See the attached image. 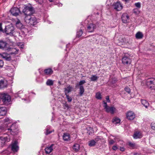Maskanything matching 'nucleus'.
I'll use <instances>...</instances> for the list:
<instances>
[{
  "label": "nucleus",
  "mask_w": 155,
  "mask_h": 155,
  "mask_svg": "<svg viewBox=\"0 0 155 155\" xmlns=\"http://www.w3.org/2000/svg\"><path fill=\"white\" fill-rule=\"evenodd\" d=\"M81 29H80L79 31L77 32V35L78 37L81 36L83 33V30H84V27L83 26L81 27Z\"/></svg>",
  "instance_id": "29"
},
{
  "label": "nucleus",
  "mask_w": 155,
  "mask_h": 155,
  "mask_svg": "<svg viewBox=\"0 0 155 155\" xmlns=\"http://www.w3.org/2000/svg\"><path fill=\"white\" fill-rule=\"evenodd\" d=\"M86 83L85 81L84 80L81 81L77 85H81Z\"/></svg>",
  "instance_id": "41"
},
{
  "label": "nucleus",
  "mask_w": 155,
  "mask_h": 155,
  "mask_svg": "<svg viewBox=\"0 0 155 155\" xmlns=\"http://www.w3.org/2000/svg\"><path fill=\"white\" fill-rule=\"evenodd\" d=\"M16 27L19 29H21L22 27V24L21 23L19 20H18L16 22Z\"/></svg>",
  "instance_id": "28"
},
{
  "label": "nucleus",
  "mask_w": 155,
  "mask_h": 155,
  "mask_svg": "<svg viewBox=\"0 0 155 155\" xmlns=\"http://www.w3.org/2000/svg\"><path fill=\"white\" fill-rule=\"evenodd\" d=\"M135 116L134 113L131 111H128L126 114L127 118L130 120H133L135 118Z\"/></svg>",
  "instance_id": "15"
},
{
  "label": "nucleus",
  "mask_w": 155,
  "mask_h": 155,
  "mask_svg": "<svg viewBox=\"0 0 155 155\" xmlns=\"http://www.w3.org/2000/svg\"><path fill=\"white\" fill-rule=\"evenodd\" d=\"M55 0H49L50 2H52L54 1Z\"/></svg>",
  "instance_id": "58"
},
{
  "label": "nucleus",
  "mask_w": 155,
  "mask_h": 155,
  "mask_svg": "<svg viewBox=\"0 0 155 155\" xmlns=\"http://www.w3.org/2000/svg\"><path fill=\"white\" fill-rule=\"evenodd\" d=\"M96 141L94 140H92L89 142L88 145L90 147L94 146L95 145Z\"/></svg>",
  "instance_id": "30"
},
{
  "label": "nucleus",
  "mask_w": 155,
  "mask_h": 155,
  "mask_svg": "<svg viewBox=\"0 0 155 155\" xmlns=\"http://www.w3.org/2000/svg\"><path fill=\"white\" fill-rule=\"evenodd\" d=\"M120 150L121 151H123L125 149L124 147H120Z\"/></svg>",
  "instance_id": "53"
},
{
  "label": "nucleus",
  "mask_w": 155,
  "mask_h": 155,
  "mask_svg": "<svg viewBox=\"0 0 155 155\" xmlns=\"http://www.w3.org/2000/svg\"><path fill=\"white\" fill-rule=\"evenodd\" d=\"M106 99L107 102H110V100H109V97L108 96H107L106 97Z\"/></svg>",
  "instance_id": "52"
},
{
  "label": "nucleus",
  "mask_w": 155,
  "mask_h": 155,
  "mask_svg": "<svg viewBox=\"0 0 155 155\" xmlns=\"http://www.w3.org/2000/svg\"><path fill=\"white\" fill-rule=\"evenodd\" d=\"M142 104L146 108H147L149 106V103L146 100L144 99H142L141 100Z\"/></svg>",
  "instance_id": "24"
},
{
  "label": "nucleus",
  "mask_w": 155,
  "mask_h": 155,
  "mask_svg": "<svg viewBox=\"0 0 155 155\" xmlns=\"http://www.w3.org/2000/svg\"><path fill=\"white\" fill-rule=\"evenodd\" d=\"M68 45H66V48H68Z\"/></svg>",
  "instance_id": "60"
},
{
  "label": "nucleus",
  "mask_w": 155,
  "mask_h": 155,
  "mask_svg": "<svg viewBox=\"0 0 155 155\" xmlns=\"http://www.w3.org/2000/svg\"><path fill=\"white\" fill-rule=\"evenodd\" d=\"M5 122H8V123H11L12 122V120L8 117L6 118L5 120Z\"/></svg>",
  "instance_id": "38"
},
{
  "label": "nucleus",
  "mask_w": 155,
  "mask_h": 155,
  "mask_svg": "<svg viewBox=\"0 0 155 155\" xmlns=\"http://www.w3.org/2000/svg\"><path fill=\"white\" fill-rule=\"evenodd\" d=\"M7 45V43L5 41L0 40V49L6 50Z\"/></svg>",
  "instance_id": "20"
},
{
  "label": "nucleus",
  "mask_w": 155,
  "mask_h": 155,
  "mask_svg": "<svg viewBox=\"0 0 155 155\" xmlns=\"http://www.w3.org/2000/svg\"><path fill=\"white\" fill-rule=\"evenodd\" d=\"M35 1L40 4H42L43 2V0H35Z\"/></svg>",
  "instance_id": "44"
},
{
  "label": "nucleus",
  "mask_w": 155,
  "mask_h": 155,
  "mask_svg": "<svg viewBox=\"0 0 155 155\" xmlns=\"http://www.w3.org/2000/svg\"><path fill=\"white\" fill-rule=\"evenodd\" d=\"M122 60L123 63L124 64H130L131 63L130 59L126 55L123 57Z\"/></svg>",
  "instance_id": "17"
},
{
  "label": "nucleus",
  "mask_w": 155,
  "mask_h": 155,
  "mask_svg": "<svg viewBox=\"0 0 155 155\" xmlns=\"http://www.w3.org/2000/svg\"><path fill=\"white\" fill-rule=\"evenodd\" d=\"M54 144H51L50 146L46 147L45 149V153L46 154H49L52 152L53 150Z\"/></svg>",
  "instance_id": "16"
},
{
  "label": "nucleus",
  "mask_w": 155,
  "mask_h": 155,
  "mask_svg": "<svg viewBox=\"0 0 155 155\" xmlns=\"http://www.w3.org/2000/svg\"><path fill=\"white\" fill-rule=\"evenodd\" d=\"M2 100L3 103H6L11 101V97L8 94L0 93V104L1 103V100ZM6 113V111L4 108H0V116L5 115Z\"/></svg>",
  "instance_id": "2"
},
{
  "label": "nucleus",
  "mask_w": 155,
  "mask_h": 155,
  "mask_svg": "<svg viewBox=\"0 0 155 155\" xmlns=\"http://www.w3.org/2000/svg\"><path fill=\"white\" fill-rule=\"evenodd\" d=\"M95 97L98 99H101L102 98L101 94L99 92L96 93Z\"/></svg>",
  "instance_id": "36"
},
{
  "label": "nucleus",
  "mask_w": 155,
  "mask_h": 155,
  "mask_svg": "<svg viewBox=\"0 0 155 155\" xmlns=\"http://www.w3.org/2000/svg\"><path fill=\"white\" fill-rule=\"evenodd\" d=\"M151 128L155 130V123H152L151 124Z\"/></svg>",
  "instance_id": "43"
},
{
  "label": "nucleus",
  "mask_w": 155,
  "mask_h": 155,
  "mask_svg": "<svg viewBox=\"0 0 155 155\" xmlns=\"http://www.w3.org/2000/svg\"><path fill=\"white\" fill-rule=\"evenodd\" d=\"M58 5L59 6H62V4H61V3H59L58 4Z\"/></svg>",
  "instance_id": "55"
},
{
  "label": "nucleus",
  "mask_w": 155,
  "mask_h": 155,
  "mask_svg": "<svg viewBox=\"0 0 155 155\" xmlns=\"http://www.w3.org/2000/svg\"><path fill=\"white\" fill-rule=\"evenodd\" d=\"M4 65V62L1 60H0V68H2Z\"/></svg>",
  "instance_id": "46"
},
{
  "label": "nucleus",
  "mask_w": 155,
  "mask_h": 155,
  "mask_svg": "<svg viewBox=\"0 0 155 155\" xmlns=\"http://www.w3.org/2000/svg\"><path fill=\"white\" fill-rule=\"evenodd\" d=\"M135 5L137 7V8H140L141 7V4L140 2H138L137 3H135Z\"/></svg>",
  "instance_id": "40"
},
{
  "label": "nucleus",
  "mask_w": 155,
  "mask_h": 155,
  "mask_svg": "<svg viewBox=\"0 0 155 155\" xmlns=\"http://www.w3.org/2000/svg\"><path fill=\"white\" fill-rule=\"evenodd\" d=\"M142 137L141 133L140 132H135L133 136L134 138V139L140 138Z\"/></svg>",
  "instance_id": "21"
},
{
  "label": "nucleus",
  "mask_w": 155,
  "mask_h": 155,
  "mask_svg": "<svg viewBox=\"0 0 155 155\" xmlns=\"http://www.w3.org/2000/svg\"><path fill=\"white\" fill-rule=\"evenodd\" d=\"M129 145L132 147H134L135 146V144L131 142H129L128 143Z\"/></svg>",
  "instance_id": "47"
},
{
  "label": "nucleus",
  "mask_w": 155,
  "mask_h": 155,
  "mask_svg": "<svg viewBox=\"0 0 155 155\" xmlns=\"http://www.w3.org/2000/svg\"><path fill=\"white\" fill-rule=\"evenodd\" d=\"M73 149L74 151L77 152L80 149V146L78 143H75L73 146Z\"/></svg>",
  "instance_id": "23"
},
{
  "label": "nucleus",
  "mask_w": 155,
  "mask_h": 155,
  "mask_svg": "<svg viewBox=\"0 0 155 155\" xmlns=\"http://www.w3.org/2000/svg\"><path fill=\"white\" fill-rule=\"evenodd\" d=\"M51 127L50 126H48L47 127V128L46 129V132L45 133V134L46 135H47L48 134H49L51 133L52 132H53L54 131V130H53L52 131H49V130L50 129Z\"/></svg>",
  "instance_id": "27"
},
{
  "label": "nucleus",
  "mask_w": 155,
  "mask_h": 155,
  "mask_svg": "<svg viewBox=\"0 0 155 155\" xmlns=\"http://www.w3.org/2000/svg\"><path fill=\"white\" fill-rule=\"evenodd\" d=\"M66 97L68 101L69 102H70L72 101V98L71 97H70L68 94L66 95Z\"/></svg>",
  "instance_id": "39"
},
{
  "label": "nucleus",
  "mask_w": 155,
  "mask_h": 155,
  "mask_svg": "<svg viewBox=\"0 0 155 155\" xmlns=\"http://www.w3.org/2000/svg\"><path fill=\"white\" fill-rule=\"evenodd\" d=\"M103 107L105 110V111L107 113H110L111 114H113L116 111V109L113 106L109 107L107 105V103L103 101Z\"/></svg>",
  "instance_id": "3"
},
{
  "label": "nucleus",
  "mask_w": 155,
  "mask_h": 155,
  "mask_svg": "<svg viewBox=\"0 0 155 155\" xmlns=\"http://www.w3.org/2000/svg\"><path fill=\"white\" fill-rule=\"evenodd\" d=\"M125 90L129 94L130 93V89L128 87H125Z\"/></svg>",
  "instance_id": "45"
},
{
  "label": "nucleus",
  "mask_w": 155,
  "mask_h": 155,
  "mask_svg": "<svg viewBox=\"0 0 155 155\" xmlns=\"http://www.w3.org/2000/svg\"><path fill=\"white\" fill-rule=\"evenodd\" d=\"M32 10V8L28 6L25 7L23 10V12L25 15V22L30 25H34L38 23L36 18L30 15Z\"/></svg>",
  "instance_id": "1"
},
{
  "label": "nucleus",
  "mask_w": 155,
  "mask_h": 155,
  "mask_svg": "<svg viewBox=\"0 0 155 155\" xmlns=\"http://www.w3.org/2000/svg\"><path fill=\"white\" fill-rule=\"evenodd\" d=\"M14 31V28L12 24L9 25L5 27V32L7 35H12Z\"/></svg>",
  "instance_id": "4"
},
{
  "label": "nucleus",
  "mask_w": 155,
  "mask_h": 155,
  "mask_svg": "<svg viewBox=\"0 0 155 155\" xmlns=\"http://www.w3.org/2000/svg\"><path fill=\"white\" fill-rule=\"evenodd\" d=\"M9 141V138L7 137H0V143L1 144H0V147H2L6 142H8Z\"/></svg>",
  "instance_id": "11"
},
{
  "label": "nucleus",
  "mask_w": 155,
  "mask_h": 155,
  "mask_svg": "<svg viewBox=\"0 0 155 155\" xmlns=\"http://www.w3.org/2000/svg\"><path fill=\"white\" fill-rule=\"evenodd\" d=\"M24 47V45L23 44H22L21 45L20 48H23Z\"/></svg>",
  "instance_id": "56"
},
{
  "label": "nucleus",
  "mask_w": 155,
  "mask_h": 155,
  "mask_svg": "<svg viewBox=\"0 0 155 155\" xmlns=\"http://www.w3.org/2000/svg\"><path fill=\"white\" fill-rule=\"evenodd\" d=\"M143 36V35L142 33L140 31L137 32L135 35L136 38L138 39L142 38Z\"/></svg>",
  "instance_id": "25"
},
{
  "label": "nucleus",
  "mask_w": 155,
  "mask_h": 155,
  "mask_svg": "<svg viewBox=\"0 0 155 155\" xmlns=\"http://www.w3.org/2000/svg\"><path fill=\"white\" fill-rule=\"evenodd\" d=\"M6 51L11 54H16L18 53L19 49L17 48H7Z\"/></svg>",
  "instance_id": "10"
},
{
  "label": "nucleus",
  "mask_w": 155,
  "mask_h": 155,
  "mask_svg": "<svg viewBox=\"0 0 155 155\" xmlns=\"http://www.w3.org/2000/svg\"><path fill=\"white\" fill-rule=\"evenodd\" d=\"M133 12L136 15H138L140 13V12L138 8H135L133 9Z\"/></svg>",
  "instance_id": "37"
},
{
  "label": "nucleus",
  "mask_w": 155,
  "mask_h": 155,
  "mask_svg": "<svg viewBox=\"0 0 155 155\" xmlns=\"http://www.w3.org/2000/svg\"><path fill=\"white\" fill-rule=\"evenodd\" d=\"M101 140V138L99 137H97L94 140L95 141H96V143L99 140Z\"/></svg>",
  "instance_id": "50"
},
{
  "label": "nucleus",
  "mask_w": 155,
  "mask_h": 155,
  "mask_svg": "<svg viewBox=\"0 0 155 155\" xmlns=\"http://www.w3.org/2000/svg\"><path fill=\"white\" fill-rule=\"evenodd\" d=\"M122 1L125 2H129L130 0H122Z\"/></svg>",
  "instance_id": "54"
},
{
  "label": "nucleus",
  "mask_w": 155,
  "mask_h": 155,
  "mask_svg": "<svg viewBox=\"0 0 155 155\" xmlns=\"http://www.w3.org/2000/svg\"><path fill=\"white\" fill-rule=\"evenodd\" d=\"M18 142L17 141H15L12 144L11 149L14 152H16L19 150V147L18 145Z\"/></svg>",
  "instance_id": "12"
},
{
  "label": "nucleus",
  "mask_w": 155,
  "mask_h": 155,
  "mask_svg": "<svg viewBox=\"0 0 155 155\" xmlns=\"http://www.w3.org/2000/svg\"><path fill=\"white\" fill-rule=\"evenodd\" d=\"M84 92V89L83 86H81L80 87V96H82Z\"/></svg>",
  "instance_id": "35"
},
{
  "label": "nucleus",
  "mask_w": 155,
  "mask_h": 155,
  "mask_svg": "<svg viewBox=\"0 0 155 155\" xmlns=\"http://www.w3.org/2000/svg\"><path fill=\"white\" fill-rule=\"evenodd\" d=\"M63 107L65 109L66 108L68 109L69 108V106L66 102L64 104Z\"/></svg>",
  "instance_id": "42"
},
{
  "label": "nucleus",
  "mask_w": 155,
  "mask_h": 155,
  "mask_svg": "<svg viewBox=\"0 0 155 155\" xmlns=\"http://www.w3.org/2000/svg\"><path fill=\"white\" fill-rule=\"evenodd\" d=\"M90 39H89V41L93 43H96L97 42V39L93 36H91L90 37Z\"/></svg>",
  "instance_id": "34"
},
{
  "label": "nucleus",
  "mask_w": 155,
  "mask_h": 155,
  "mask_svg": "<svg viewBox=\"0 0 155 155\" xmlns=\"http://www.w3.org/2000/svg\"><path fill=\"white\" fill-rule=\"evenodd\" d=\"M53 83L54 81L51 79H48L46 82L47 85L48 86L53 85Z\"/></svg>",
  "instance_id": "31"
},
{
  "label": "nucleus",
  "mask_w": 155,
  "mask_h": 155,
  "mask_svg": "<svg viewBox=\"0 0 155 155\" xmlns=\"http://www.w3.org/2000/svg\"><path fill=\"white\" fill-rule=\"evenodd\" d=\"M8 130L10 131L11 134L12 135L16 134L17 133L16 126L15 124H12L10 128L8 129Z\"/></svg>",
  "instance_id": "6"
},
{
  "label": "nucleus",
  "mask_w": 155,
  "mask_h": 155,
  "mask_svg": "<svg viewBox=\"0 0 155 155\" xmlns=\"http://www.w3.org/2000/svg\"><path fill=\"white\" fill-rule=\"evenodd\" d=\"M121 19L123 23H126L129 22L130 19L129 16L127 14L124 13L122 15Z\"/></svg>",
  "instance_id": "13"
},
{
  "label": "nucleus",
  "mask_w": 155,
  "mask_h": 155,
  "mask_svg": "<svg viewBox=\"0 0 155 155\" xmlns=\"http://www.w3.org/2000/svg\"><path fill=\"white\" fill-rule=\"evenodd\" d=\"M3 32V29L2 27V24L0 23V35Z\"/></svg>",
  "instance_id": "49"
},
{
  "label": "nucleus",
  "mask_w": 155,
  "mask_h": 155,
  "mask_svg": "<svg viewBox=\"0 0 155 155\" xmlns=\"http://www.w3.org/2000/svg\"><path fill=\"white\" fill-rule=\"evenodd\" d=\"M120 120L118 118L116 117L114 118L112 120V122L115 124H117L120 122Z\"/></svg>",
  "instance_id": "32"
},
{
  "label": "nucleus",
  "mask_w": 155,
  "mask_h": 155,
  "mask_svg": "<svg viewBox=\"0 0 155 155\" xmlns=\"http://www.w3.org/2000/svg\"><path fill=\"white\" fill-rule=\"evenodd\" d=\"M113 6L114 9L117 11H120L123 8L122 5L119 2L114 3L113 5Z\"/></svg>",
  "instance_id": "9"
},
{
  "label": "nucleus",
  "mask_w": 155,
  "mask_h": 155,
  "mask_svg": "<svg viewBox=\"0 0 155 155\" xmlns=\"http://www.w3.org/2000/svg\"><path fill=\"white\" fill-rule=\"evenodd\" d=\"M96 25L93 23L88 24L87 27V31L89 32H93L96 28Z\"/></svg>",
  "instance_id": "7"
},
{
  "label": "nucleus",
  "mask_w": 155,
  "mask_h": 155,
  "mask_svg": "<svg viewBox=\"0 0 155 155\" xmlns=\"http://www.w3.org/2000/svg\"><path fill=\"white\" fill-rule=\"evenodd\" d=\"M112 148L113 150H116L118 148H117V146H113L112 147Z\"/></svg>",
  "instance_id": "51"
},
{
  "label": "nucleus",
  "mask_w": 155,
  "mask_h": 155,
  "mask_svg": "<svg viewBox=\"0 0 155 155\" xmlns=\"http://www.w3.org/2000/svg\"><path fill=\"white\" fill-rule=\"evenodd\" d=\"M45 73L47 75L51 74H52L53 71L52 69L48 68L44 70Z\"/></svg>",
  "instance_id": "26"
},
{
  "label": "nucleus",
  "mask_w": 155,
  "mask_h": 155,
  "mask_svg": "<svg viewBox=\"0 0 155 155\" xmlns=\"http://www.w3.org/2000/svg\"><path fill=\"white\" fill-rule=\"evenodd\" d=\"M147 84L150 88L152 89H155V79L153 78L147 80Z\"/></svg>",
  "instance_id": "8"
},
{
  "label": "nucleus",
  "mask_w": 155,
  "mask_h": 155,
  "mask_svg": "<svg viewBox=\"0 0 155 155\" xmlns=\"http://www.w3.org/2000/svg\"><path fill=\"white\" fill-rule=\"evenodd\" d=\"M10 12L13 15L16 16L18 15L20 11L18 8L14 7L11 9Z\"/></svg>",
  "instance_id": "14"
},
{
  "label": "nucleus",
  "mask_w": 155,
  "mask_h": 155,
  "mask_svg": "<svg viewBox=\"0 0 155 155\" xmlns=\"http://www.w3.org/2000/svg\"><path fill=\"white\" fill-rule=\"evenodd\" d=\"M63 139L65 141L70 140V136L68 133H65L63 136Z\"/></svg>",
  "instance_id": "22"
},
{
  "label": "nucleus",
  "mask_w": 155,
  "mask_h": 155,
  "mask_svg": "<svg viewBox=\"0 0 155 155\" xmlns=\"http://www.w3.org/2000/svg\"><path fill=\"white\" fill-rule=\"evenodd\" d=\"M99 77L96 75H92L91 77L90 78L91 81H95L97 80Z\"/></svg>",
  "instance_id": "33"
},
{
  "label": "nucleus",
  "mask_w": 155,
  "mask_h": 155,
  "mask_svg": "<svg viewBox=\"0 0 155 155\" xmlns=\"http://www.w3.org/2000/svg\"><path fill=\"white\" fill-rule=\"evenodd\" d=\"M115 141L113 140H109V144L110 145L112 144L115 143Z\"/></svg>",
  "instance_id": "48"
},
{
  "label": "nucleus",
  "mask_w": 155,
  "mask_h": 155,
  "mask_svg": "<svg viewBox=\"0 0 155 155\" xmlns=\"http://www.w3.org/2000/svg\"><path fill=\"white\" fill-rule=\"evenodd\" d=\"M134 155H140V154L139 153H134Z\"/></svg>",
  "instance_id": "57"
},
{
  "label": "nucleus",
  "mask_w": 155,
  "mask_h": 155,
  "mask_svg": "<svg viewBox=\"0 0 155 155\" xmlns=\"http://www.w3.org/2000/svg\"><path fill=\"white\" fill-rule=\"evenodd\" d=\"M47 22L48 23V24H50L51 23V22H50V21H47Z\"/></svg>",
  "instance_id": "59"
},
{
  "label": "nucleus",
  "mask_w": 155,
  "mask_h": 155,
  "mask_svg": "<svg viewBox=\"0 0 155 155\" xmlns=\"http://www.w3.org/2000/svg\"><path fill=\"white\" fill-rule=\"evenodd\" d=\"M7 80L2 77H0V88L6 87L8 85Z\"/></svg>",
  "instance_id": "5"
},
{
  "label": "nucleus",
  "mask_w": 155,
  "mask_h": 155,
  "mask_svg": "<svg viewBox=\"0 0 155 155\" xmlns=\"http://www.w3.org/2000/svg\"><path fill=\"white\" fill-rule=\"evenodd\" d=\"M73 89V87L70 85H68L64 88V92L65 95L68 94L71 92Z\"/></svg>",
  "instance_id": "19"
},
{
  "label": "nucleus",
  "mask_w": 155,
  "mask_h": 155,
  "mask_svg": "<svg viewBox=\"0 0 155 155\" xmlns=\"http://www.w3.org/2000/svg\"><path fill=\"white\" fill-rule=\"evenodd\" d=\"M0 56L7 61H10L11 59L9 54H8L5 53L2 54H0Z\"/></svg>",
  "instance_id": "18"
},
{
  "label": "nucleus",
  "mask_w": 155,
  "mask_h": 155,
  "mask_svg": "<svg viewBox=\"0 0 155 155\" xmlns=\"http://www.w3.org/2000/svg\"><path fill=\"white\" fill-rule=\"evenodd\" d=\"M0 144H1V143H0Z\"/></svg>",
  "instance_id": "61"
}]
</instances>
